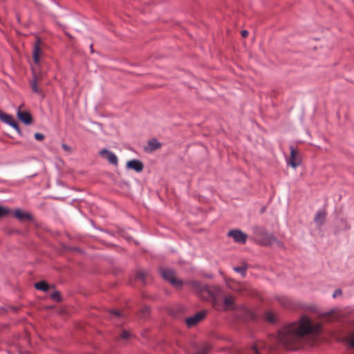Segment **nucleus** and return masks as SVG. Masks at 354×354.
<instances>
[{"label": "nucleus", "mask_w": 354, "mask_h": 354, "mask_svg": "<svg viewBox=\"0 0 354 354\" xmlns=\"http://www.w3.org/2000/svg\"><path fill=\"white\" fill-rule=\"evenodd\" d=\"M322 325H313L309 317L302 316L298 322L284 326L278 331V341L288 349H295V344L301 337L310 333L321 330Z\"/></svg>", "instance_id": "obj_1"}, {"label": "nucleus", "mask_w": 354, "mask_h": 354, "mask_svg": "<svg viewBox=\"0 0 354 354\" xmlns=\"http://www.w3.org/2000/svg\"><path fill=\"white\" fill-rule=\"evenodd\" d=\"M185 284H189L194 290L207 293L211 298L222 297L223 295V290L219 286H202L200 282L196 281H189L185 282Z\"/></svg>", "instance_id": "obj_2"}, {"label": "nucleus", "mask_w": 354, "mask_h": 354, "mask_svg": "<svg viewBox=\"0 0 354 354\" xmlns=\"http://www.w3.org/2000/svg\"><path fill=\"white\" fill-rule=\"evenodd\" d=\"M161 277L178 290H181L184 282L176 278V272L173 269L162 268L159 270Z\"/></svg>", "instance_id": "obj_3"}, {"label": "nucleus", "mask_w": 354, "mask_h": 354, "mask_svg": "<svg viewBox=\"0 0 354 354\" xmlns=\"http://www.w3.org/2000/svg\"><path fill=\"white\" fill-rule=\"evenodd\" d=\"M206 315V310L199 311L193 316L186 317L185 319V324L188 328L194 327L196 326L200 322L203 320Z\"/></svg>", "instance_id": "obj_4"}, {"label": "nucleus", "mask_w": 354, "mask_h": 354, "mask_svg": "<svg viewBox=\"0 0 354 354\" xmlns=\"http://www.w3.org/2000/svg\"><path fill=\"white\" fill-rule=\"evenodd\" d=\"M290 155L288 164L292 168H296L301 164V157L296 148L292 145L290 146Z\"/></svg>", "instance_id": "obj_5"}, {"label": "nucleus", "mask_w": 354, "mask_h": 354, "mask_svg": "<svg viewBox=\"0 0 354 354\" xmlns=\"http://www.w3.org/2000/svg\"><path fill=\"white\" fill-rule=\"evenodd\" d=\"M227 236L233 238L234 241L236 243H239L241 244H245L247 241V234L243 232L242 231L239 230H230Z\"/></svg>", "instance_id": "obj_6"}, {"label": "nucleus", "mask_w": 354, "mask_h": 354, "mask_svg": "<svg viewBox=\"0 0 354 354\" xmlns=\"http://www.w3.org/2000/svg\"><path fill=\"white\" fill-rule=\"evenodd\" d=\"M41 39L39 37H37L33 44L32 49V58L35 64H39L40 61V56L41 53Z\"/></svg>", "instance_id": "obj_7"}, {"label": "nucleus", "mask_w": 354, "mask_h": 354, "mask_svg": "<svg viewBox=\"0 0 354 354\" xmlns=\"http://www.w3.org/2000/svg\"><path fill=\"white\" fill-rule=\"evenodd\" d=\"M99 154L102 157L106 159L110 164L115 165V166H118V157L116 156V155L113 152L109 151L106 149H103L99 152Z\"/></svg>", "instance_id": "obj_8"}, {"label": "nucleus", "mask_w": 354, "mask_h": 354, "mask_svg": "<svg viewBox=\"0 0 354 354\" xmlns=\"http://www.w3.org/2000/svg\"><path fill=\"white\" fill-rule=\"evenodd\" d=\"M17 115L20 121L24 123L26 125H29L32 123V116L31 113L28 111H21L19 107Z\"/></svg>", "instance_id": "obj_9"}, {"label": "nucleus", "mask_w": 354, "mask_h": 354, "mask_svg": "<svg viewBox=\"0 0 354 354\" xmlns=\"http://www.w3.org/2000/svg\"><path fill=\"white\" fill-rule=\"evenodd\" d=\"M127 168L133 169L136 172H140L144 169L143 163L137 159H133L127 162Z\"/></svg>", "instance_id": "obj_10"}, {"label": "nucleus", "mask_w": 354, "mask_h": 354, "mask_svg": "<svg viewBox=\"0 0 354 354\" xmlns=\"http://www.w3.org/2000/svg\"><path fill=\"white\" fill-rule=\"evenodd\" d=\"M235 302L234 297L232 295H228L223 299V306L222 308V310H235Z\"/></svg>", "instance_id": "obj_11"}, {"label": "nucleus", "mask_w": 354, "mask_h": 354, "mask_svg": "<svg viewBox=\"0 0 354 354\" xmlns=\"http://www.w3.org/2000/svg\"><path fill=\"white\" fill-rule=\"evenodd\" d=\"M326 212L324 209H319L315 214L314 221L319 227L322 226L326 220Z\"/></svg>", "instance_id": "obj_12"}, {"label": "nucleus", "mask_w": 354, "mask_h": 354, "mask_svg": "<svg viewBox=\"0 0 354 354\" xmlns=\"http://www.w3.org/2000/svg\"><path fill=\"white\" fill-rule=\"evenodd\" d=\"M14 215L19 221L31 220L32 218L30 214L26 212H23L20 209L15 210L14 212Z\"/></svg>", "instance_id": "obj_13"}, {"label": "nucleus", "mask_w": 354, "mask_h": 354, "mask_svg": "<svg viewBox=\"0 0 354 354\" xmlns=\"http://www.w3.org/2000/svg\"><path fill=\"white\" fill-rule=\"evenodd\" d=\"M147 145L150 151H154L162 147L161 142H160L156 138L150 139L148 141Z\"/></svg>", "instance_id": "obj_14"}, {"label": "nucleus", "mask_w": 354, "mask_h": 354, "mask_svg": "<svg viewBox=\"0 0 354 354\" xmlns=\"http://www.w3.org/2000/svg\"><path fill=\"white\" fill-rule=\"evenodd\" d=\"M262 244L263 245H270L274 242H279L277 238L272 234H266L265 237L262 240Z\"/></svg>", "instance_id": "obj_15"}, {"label": "nucleus", "mask_w": 354, "mask_h": 354, "mask_svg": "<svg viewBox=\"0 0 354 354\" xmlns=\"http://www.w3.org/2000/svg\"><path fill=\"white\" fill-rule=\"evenodd\" d=\"M34 286L37 290H42L44 292H47L50 288L49 284L45 281L37 282L35 283Z\"/></svg>", "instance_id": "obj_16"}, {"label": "nucleus", "mask_w": 354, "mask_h": 354, "mask_svg": "<svg viewBox=\"0 0 354 354\" xmlns=\"http://www.w3.org/2000/svg\"><path fill=\"white\" fill-rule=\"evenodd\" d=\"M0 120L6 124L10 125L14 121L12 115L6 114L0 110Z\"/></svg>", "instance_id": "obj_17"}, {"label": "nucleus", "mask_w": 354, "mask_h": 354, "mask_svg": "<svg viewBox=\"0 0 354 354\" xmlns=\"http://www.w3.org/2000/svg\"><path fill=\"white\" fill-rule=\"evenodd\" d=\"M248 268L247 263L243 262L241 266L234 267L233 270L238 273H240L242 277H245L246 270Z\"/></svg>", "instance_id": "obj_18"}, {"label": "nucleus", "mask_w": 354, "mask_h": 354, "mask_svg": "<svg viewBox=\"0 0 354 354\" xmlns=\"http://www.w3.org/2000/svg\"><path fill=\"white\" fill-rule=\"evenodd\" d=\"M149 308L147 306H143L138 313V317L141 319H146L149 315Z\"/></svg>", "instance_id": "obj_19"}, {"label": "nucleus", "mask_w": 354, "mask_h": 354, "mask_svg": "<svg viewBox=\"0 0 354 354\" xmlns=\"http://www.w3.org/2000/svg\"><path fill=\"white\" fill-rule=\"evenodd\" d=\"M221 297H214L211 299L213 307L218 310H222L223 308V306L221 304Z\"/></svg>", "instance_id": "obj_20"}, {"label": "nucleus", "mask_w": 354, "mask_h": 354, "mask_svg": "<svg viewBox=\"0 0 354 354\" xmlns=\"http://www.w3.org/2000/svg\"><path fill=\"white\" fill-rule=\"evenodd\" d=\"M50 297L51 299H53L57 302H59L62 299V297H61V294L59 291L53 292L52 294H50Z\"/></svg>", "instance_id": "obj_21"}, {"label": "nucleus", "mask_w": 354, "mask_h": 354, "mask_svg": "<svg viewBox=\"0 0 354 354\" xmlns=\"http://www.w3.org/2000/svg\"><path fill=\"white\" fill-rule=\"evenodd\" d=\"M30 86H31V88H32V91L35 93H41V90L39 88L38 86H37V80L36 78L35 77V79L31 82L30 83Z\"/></svg>", "instance_id": "obj_22"}, {"label": "nucleus", "mask_w": 354, "mask_h": 354, "mask_svg": "<svg viewBox=\"0 0 354 354\" xmlns=\"http://www.w3.org/2000/svg\"><path fill=\"white\" fill-rule=\"evenodd\" d=\"M9 209L0 206V218L6 217L10 214Z\"/></svg>", "instance_id": "obj_23"}, {"label": "nucleus", "mask_w": 354, "mask_h": 354, "mask_svg": "<svg viewBox=\"0 0 354 354\" xmlns=\"http://www.w3.org/2000/svg\"><path fill=\"white\" fill-rule=\"evenodd\" d=\"M279 302L284 307H288L290 304V300L285 297H280L279 299Z\"/></svg>", "instance_id": "obj_24"}, {"label": "nucleus", "mask_w": 354, "mask_h": 354, "mask_svg": "<svg viewBox=\"0 0 354 354\" xmlns=\"http://www.w3.org/2000/svg\"><path fill=\"white\" fill-rule=\"evenodd\" d=\"M10 126H11L12 128H14L20 136L22 135L21 129H20L18 123L16 121L14 120L13 122H12L10 123Z\"/></svg>", "instance_id": "obj_25"}, {"label": "nucleus", "mask_w": 354, "mask_h": 354, "mask_svg": "<svg viewBox=\"0 0 354 354\" xmlns=\"http://www.w3.org/2000/svg\"><path fill=\"white\" fill-rule=\"evenodd\" d=\"M266 319L269 323H274L275 320L274 315L270 312L266 313Z\"/></svg>", "instance_id": "obj_26"}, {"label": "nucleus", "mask_w": 354, "mask_h": 354, "mask_svg": "<svg viewBox=\"0 0 354 354\" xmlns=\"http://www.w3.org/2000/svg\"><path fill=\"white\" fill-rule=\"evenodd\" d=\"M34 138L37 140H39V141H42L45 136L43 133H35V135H34Z\"/></svg>", "instance_id": "obj_27"}, {"label": "nucleus", "mask_w": 354, "mask_h": 354, "mask_svg": "<svg viewBox=\"0 0 354 354\" xmlns=\"http://www.w3.org/2000/svg\"><path fill=\"white\" fill-rule=\"evenodd\" d=\"M109 312L111 316L115 317H120L121 316V313L118 310H110Z\"/></svg>", "instance_id": "obj_28"}, {"label": "nucleus", "mask_w": 354, "mask_h": 354, "mask_svg": "<svg viewBox=\"0 0 354 354\" xmlns=\"http://www.w3.org/2000/svg\"><path fill=\"white\" fill-rule=\"evenodd\" d=\"M130 337V333L127 330H123L120 334V337L124 339H127Z\"/></svg>", "instance_id": "obj_29"}, {"label": "nucleus", "mask_w": 354, "mask_h": 354, "mask_svg": "<svg viewBox=\"0 0 354 354\" xmlns=\"http://www.w3.org/2000/svg\"><path fill=\"white\" fill-rule=\"evenodd\" d=\"M208 347H203V348L198 350L194 354H207Z\"/></svg>", "instance_id": "obj_30"}, {"label": "nucleus", "mask_w": 354, "mask_h": 354, "mask_svg": "<svg viewBox=\"0 0 354 354\" xmlns=\"http://www.w3.org/2000/svg\"><path fill=\"white\" fill-rule=\"evenodd\" d=\"M137 277L140 279L143 282H145V273L142 271H140L137 273Z\"/></svg>", "instance_id": "obj_31"}, {"label": "nucleus", "mask_w": 354, "mask_h": 354, "mask_svg": "<svg viewBox=\"0 0 354 354\" xmlns=\"http://www.w3.org/2000/svg\"><path fill=\"white\" fill-rule=\"evenodd\" d=\"M342 294V290H341V289H337V290L334 292L333 297L334 298H335V297H337V296L341 295Z\"/></svg>", "instance_id": "obj_32"}, {"label": "nucleus", "mask_w": 354, "mask_h": 354, "mask_svg": "<svg viewBox=\"0 0 354 354\" xmlns=\"http://www.w3.org/2000/svg\"><path fill=\"white\" fill-rule=\"evenodd\" d=\"M349 345L351 348H354V332L351 334V337L349 341Z\"/></svg>", "instance_id": "obj_33"}, {"label": "nucleus", "mask_w": 354, "mask_h": 354, "mask_svg": "<svg viewBox=\"0 0 354 354\" xmlns=\"http://www.w3.org/2000/svg\"><path fill=\"white\" fill-rule=\"evenodd\" d=\"M62 148H63L65 151H71V147H70L68 145H67L66 144H64H64H62Z\"/></svg>", "instance_id": "obj_34"}, {"label": "nucleus", "mask_w": 354, "mask_h": 354, "mask_svg": "<svg viewBox=\"0 0 354 354\" xmlns=\"http://www.w3.org/2000/svg\"><path fill=\"white\" fill-rule=\"evenodd\" d=\"M252 350L254 351L255 354H261L257 345L252 346Z\"/></svg>", "instance_id": "obj_35"}, {"label": "nucleus", "mask_w": 354, "mask_h": 354, "mask_svg": "<svg viewBox=\"0 0 354 354\" xmlns=\"http://www.w3.org/2000/svg\"><path fill=\"white\" fill-rule=\"evenodd\" d=\"M241 33L243 37H247L249 34L248 31L246 30H242Z\"/></svg>", "instance_id": "obj_36"}, {"label": "nucleus", "mask_w": 354, "mask_h": 354, "mask_svg": "<svg viewBox=\"0 0 354 354\" xmlns=\"http://www.w3.org/2000/svg\"><path fill=\"white\" fill-rule=\"evenodd\" d=\"M90 49L91 50V52H93V44H91Z\"/></svg>", "instance_id": "obj_37"}]
</instances>
